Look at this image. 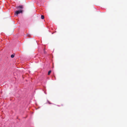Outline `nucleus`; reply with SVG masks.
I'll use <instances>...</instances> for the list:
<instances>
[{"label": "nucleus", "mask_w": 127, "mask_h": 127, "mask_svg": "<svg viewBox=\"0 0 127 127\" xmlns=\"http://www.w3.org/2000/svg\"><path fill=\"white\" fill-rule=\"evenodd\" d=\"M22 10H17L15 12V14H16L17 15L20 14V13H22Z\"/></svg>", "instance_id": "nucleus-1"}, {"label": "nucleus", "mask_w": 127, "mask_h": 127, "mask_svg": "<svg viewBox=\"0 0 127 127\" xmlns=\"http://www.w3.org/2000/svg\"><path fill=\"white\" fill-rule=\"evenodd\" d=\"M18 8L22 9L23 8V7L22 5H20L18 7Z\"/></svg>", "instance_id": "nucleus-2"}, {"label": "nucleus", "mask_w": 127, "mask_h": 127, "mask_svg": "<svg viewBox=\"0 0 127 127\" xmlns=\"http://www.w3.org/2000/svg\"><path fill=\"white\" fill-rule=\"evenodd\" d=\"M14 57V54H12L11 56V58H13Z\"/></svg>", "instance_id": "nucleus-3"}, {"label": "nucleus", "mask_w": 127, "mask_h": 127, "mask_svg": "<svg viewBox=\"0 0 127 127\" xmlns=\"http://www.w3.org/2000/svg\"><path fill=\"white\" fill-rule=\"evenodd\" d=\"M41 18L42 19H43L44 18V16L43 15H41Z\"/></svg>", "instance_id": "nucleus-4"}, {"label": "nucleus", "mask_w": 127, "mask_h": 127, "mask_svg": "<svg viewBox=\"0 0 127 127\" xmlns=\"http://www.w3.org/2000/svg\"><path fill=\"white\" fill-rule=\"evenodd\" d=\"M51 70L49 71L48 73V75H49L51 73Z\"/></svg>", "instance_id": "nucleus-5"}, {"label": "nucleus", "mask_w": 127, "mask_h": 127, "mask_svg": "<svg viewBox=\"0 0 127 127\" xmlns=\"http://www.w3.org/2000/svg\"><path fill=\"white\" fill-rule=\"evenodd\" d=\"M44 52L45 54L46 53V52L44 50Z\"/></svg>", "instance_id": "nucleus-6"}, {"label": "nucleus", "mask_w": 127, "mask_h": 127, "mask_svg": "<svg viewBox=\"0 0 127 127\" xmlns=\"http://www.w3.org/2000/svg\"><path fill=\"white\" fill-rule=\"evenodd\" d=\"M63 104H61V105H60V106H63Z\"/></svg>", "instance_id": "nucleus-7"}]
</instances>
